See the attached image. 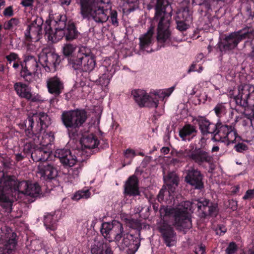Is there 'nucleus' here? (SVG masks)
Here are the masks:
<instances>
[{"instance_id": "412c9836", "label": "nucleus", "mask_w": 254, "mask_h": 254, "mask_svg": "<svg viewBox=\"0 0 254 254\" xmlns=\"http://www.w3.org/2000/svg\"><path fill=\"white\" fill-rule=\"evenodd\" d=\"M13 88L16 94L21 98H24L30 102H37L41 100L38 94H32L31 88L25 83L17 82L14 83Z\"/></svg>"}, {"instance_id": "8fccbe9b", "label": "nucleus", "mask_w": 254, "mask_h": 254, "mask_svg": "<svg viewBox=\"0 0 254 254\" xmlns=\"http://www.w3.org/2000/svg\"><path fill=\"white\" fill-rule=\"evenodd\" d=\"M128 5L129 8L128 11L131 12L134 11L138 7V0H122Z\"/></svg>"}, {"instance_id": "f03ea898", "label": "nucleus", "mask_w": 254, "mask_h": 254, "mask_svg": "<svg viewBox=\"0 0 254 254\" xmlns=\"http://www.w3.org/2000/svg\"><path fill=\"white\" fill-rule=\"evenodd\" d=\"M194 205L197 207L201 218L216 217L219 212L218 205L207 200L197 201L196 204L192 203L190 201H182L176 207L161 206L159 211L161 216H172L173 225L176 228L190 229L192 224L189 210H190Z\"/></svg>"}, {"instance_id": "dca6fc26", "label": "nucleus", "mask_w": 254, "mask_h": 254, "mask_svg": "<svg viewBox=\"0 0 254 254\" xmlns=\"http://www.w3.org/2000/svg\"><path fill=\"white\" fill-rule=\"evenodd\" d=\"M238 118H239L237 117L235 121L230 125V127L232 128L234 133V134L233 133L232 134V136L226 137V141L225 140L224 141V140H223L221 142H223L227 145H229L231 143H235L233 149L237 152L244 153L245 151H246L249 149V147L244 142V140L242 139L241 136L238 134L237 130L235 127L236 124L238 121Z\"/></svg>"}, {"instance_id": "0eeeda50", "label": "nucleus", "mask_w": 254, "mask_h": 254, "mask_svg": "<svg viewBox=\"0 0 254 254\" xmlns=\"http://www.w3.org/2000/svg\"><path fill=\"white\" fill-rule=\"evenodd\" d=\"M88 118L87 112L84 109L64 111L61 117L63 125L70 138H75L79 134V128L83 127Z\"/></svg>"}, {"instance_id": "603ef678", "label": "nucleus", "mask_w": 254, "mask_h": 254, "mask_svg": "<svg viewBox=\"0 0 254 254\" xmlns=\"http://www.w3.org/2000/svg\"><path fill=\"white\" fill-rule=\"evenodd\" d=\"M252 118L248 114H245L242 120V124L244 127H251L253 125Z\"/></svg>"}, {"instance_id": "864d4df0", "label": "nucleus", "mask_w": 254, "mask_h": 254, "mask_svg": "<svg viewBox=\"0 0 254 254\" xmlns=\"http://www.w3.org/2000/svg\"><path fill=\"white\" fill-rule=\"evenodd\" d=\"M55 34L56 38V42L62 39L63 37L65 39V30L63 29H56Z\"/></svg>"}, {"instance_id": "4468645a", "label": "nucleus", "mask_w": 254, "mask_h": 254, "mask_svg": "<svg viewBox=\"0 0 254 254\" xmlns=\"http://www.w3.org/2000/svg\"><path fill=\"white\" fill-rule=\"evenodd\" d=\"M43 22L42 18L39 16L34 17L30 21L24 32L25 39L27 42H37L42 38Z\"/></svg>"}, {"instance_id": "423d86ee", "label": "nucleus", "mask_w": 254, "mask_h": 254, "mask_svg": "<svg viewBox=\"0 0 254 254\" xmlns=\"http://www.w3.org/2000/svg\"><path fill=\"white\" fill-rule=\"evenodd\" d=\"M199 129L203 136L201 140L204 139L205 136L211 134L212 140L214 141L221 142L226 140V137H232L234 133L230 125L222 122L218 119L216 123L211 122L205 117L198 116L196 119Z\"/></svg>"}, {"instance_id": "9b49d317", "label": "nucleus", "mask_w": 254, "mask_h": 254, "mask_svg": "<svg viewBox=\"0 0 254 254\" xmlns=\"http://www.w3.org/2000/svg\"><path fill=\"white\" fill-rule=\"evenodd\" d=\"M131 96L140 108H157L158 107L159 96L156 93L148 94L145 90L133 89L131 91Z\"/></svg>"}, {"instance_id": "c9c22d12", "label": "nucleus", "mask_w": 254, "mask_h": 254, "mask_svg": "<svg viewBox=\"0 0 254 254\" xmlns=\"http://www.w3.org/2000/svg\"><path fill=\"white\" fill-rule=\"evenodd\" d=\"M30 183L26 181L18 182L17 180L13 192L18 191L19 193L27 194Z\"/></svg>"}, {"instance_id": "37998d69", "label": "nucleus", "mask_w": 254, "mask_h": 254, "mask_svg": "<svg viewBox=\"0 0 254 254\" xmlns=\"http://www.w3.org/2000/svg\"><path fill=\"white\" fill-rule=\"evenodd\" d=\"M35 142H26L23 146V152L25 155V156H30L31 157V154L33 153L35 149L36 148L35 145Z\"/></svg>"}, {"instance_id": "7ed1b4c3", "label": "nucleus", "mask_w": 254, "mask_h": 254, "mask_svg": "<svg viewBox=\"0 0 254 254\" xmlns=\"http://www.w3.org/2000/svg\"><path fill=\"white\" fill-rule=\"evenodd\" d=\"M50 124V119L44 112L37 113L20 124L21 129L25 130L26 136L33 142L39 143L43 147H49L54 143V132H46V129Z\"/></svg>"}, {"instance_id": "a19ab883", "label": "nucleus", "mask_w": 254, "mask_h": 254, "mask_svg": "<svg viewBox=\"0 0 254 254\" xmlns=\"http://www.w3.org/2000/svg\"><path fill=\"white\" fill-rule=\"evenodd\" d=\"M66 20V16L65 15H59L58 16L57 20L54 21L56 29L64 30L66 29L67 26Z\"/></svg>"}, {"instance_id": "3c124183", "label": "nucleus", "mask_w": 254, "mask_h": 254, "mask_svg": "<svg viewBox=\"0 0 254 254\" xmlns=\"http://www.w3.org/2000/svg\"><path fill=\"white\" fill-rule=\"evenodd\" d=\"M238 247L235 242H231L226 249L227 254H234L237 251Z\"/></svg>"}, {"instance_id": "a878e982", "label": "nucleus", "mask_w": 254, "mask_h": 254, "mask_svg": "<svg viewBox=\"0 0 254 254\" xmlns=\"http://www.w3.org/2000/svg\"><path fill=\"white\" fill-rule=\"evenodd\" d=\"M114 65H112V68L109 70L107 67L102 66L99 68L101 71H103L105 72L102 74L101 75H98V78L96 79V81H98L100 84L102 86H107L110 83V79L114 74L116 68V66L114 67Z\"/></svg>"}, {"instance_id": "09e8293b", "label": "nucleus", "mask_w": 254, "mask_h": 254, "mask_svg": "<svg viewBox=\"0 0 254 254\" xmlns=\"http://www.w3.org/2000/svg\"><path fill=\"white\" fill-rule=\"evenodd\" d=\"M190 22L176 19L177 28L180 31H186L189 28Z\"/></svg>"}, {"instance_id": "58836bf2", "label": "nucleus", "mask_w": 254, "mask_h": 254, "mask_svg": "<svg viewBox=\"0 0 254 254\" xmlns=\"http://www.w3.org/2000/svg\"><path fill=\"white\" fill-rule=\"evenodd\" d=\"M76 49V46L71 44H65L62 48L63 55L67 59L71 57L74 56L73 53Z\"/></svg>"}, {"instance_id": "1a4fd4ad", "label": "nucleus", "mask_w": 254, "mask_h": 254, "mask_svg": "<svg viewBox=\"0 0 254 254\" xmlns=\"http://www.w3.org/2000/svg\"><path fill=\"white\" fill-rule=\"evenodd\" d=\"M55 156L60 159V162L64 167H72L69 171V174L71 172L73 177L74 178L78 176L79 173L83 167V161H78L76 157L72 154L71 151L68 149H57Z\"/></svg>"}, {"instance_id": "4be33fe9", "label": "nucleus", "mask_w": 254, "mask_h": 254, "mask_svg": "<svg viewBox=\"0 0 254 254\" xmlns=\"http://www.w3.org/2000/svg\"><path fill=\"white\" fill-rule=\"evenodd\" d=\"M38 173L41 178L47 182L56 181L58 176V170L53 165L47 163H43L38 167Z\"/></svg>"}, {"instance_id": "b1692460", "label": "nucleus", "mask_w": 254, "mask_h": 254, "mask_svg": "<svg viewBox=\"0 0 254 254\" xmlns=\"http://www.w3.org/2000/svg\"><path fill=\"white\" fill-rule=\"evenodd\" d=\"M81 143L85 148L90 149V153L92 154H96L100 150V147H98L99 145V140L93 133L83 137L81 140Z\"/></svg>"}, {"instance_id": "6ab92c4d", "label": "nucleus", "mask_w": 254, "mask_h": 254, "mask_svg": "<svg viewBox=\"0 0 254 254\" xmlns=\"http://www.w3.org/2000/svg\"><path fill=\"white\" fill-rule=\"evenodd\" d=\"M139 235V234L138 235L129 233L124 234L120 245V249L126 251L127 254H134L140 245Z\"/></svg>"}, {"instance_id": "bf43d9fd", "label": "nucleus", "mask_w": 254, "mask_h": 254, "mask_svg": "<svg viewBox=\"0 0 254 254\" xmlns=\"http://www.w3.org/2000/svg\"><path fill=\"white\" fill-rule=\"evenodd\" d=\"M124 155L126 158L133 157L135 156V153L134 150L128 148L124 151Z\"/></svg>"}, {"instance_id": "473e14b6", "label": "nucleus", "mask_w": 254, "mask_h": 254, "mask_svg": "<svg viewBox=\"0 0 254 254\" xmlns=\"http://www.w3.org/2000/svg\"><path fill=\"white\" fill-rule=\"evenodd\" d=\"M57 217L54 214L48 213L45 215L44 224L47 229L54 231L57 229Z\"/></svg>"}, {"instance_id": "7c9ffc66", "label": "nucleus", "mask_w": 254, "mask_h": 254, "mask_svg": "<svg viewBox=\"0 0 254 254\" xmlns=\"http://www.w3.org/2000/svg\"><path fill=\"white\" fill-rule=\"evenodd\" d=\"M65 30V40L71 42L78 38L80 32L78 31L75 24L72 21H69Z\"/></svg>"}, {"instance_id": "4c0bfd02", "label": "nucleus", "mask_w": 254, "mask_h": 254, "mask_svg": "<svg viewBox=\"0 0 254 254\" xmlns=\"http://www.w3.org/2000/svg\"><path fill=\"white\" fill-rule=\"evenodd\" d=\"M19 23L20 21L18 18H11L10 20L4 23L3 27L6 30L14 31L17 29V26Z\"/></svg>"}, {"instance_id": "393cba45", "label": "nucleus", "mask_w": 254, "mask_h": 254, "mask_svg": "<svg viewBox=\"0 0 254 254\" xmlns=\"http://www.w3.org/2000/svg\"><path fill=\"white\" fill-rule=\"evenodd\" d=\"M125 193L128 196H137L140 194L138 180L136 176L129 177L125 186Z\"/></svg>"}, {"instance_id": "c85d7f7f", "label": "nucleus", "mask_w": 254, "mask_h": 254, "mask_svg": "<svg viewBox=\"0 0 254 254\" xmlns=\"http://www.w3.org/2000/svg\"><path fill=\"white\" fill-rule=\"evenodd\" d=\"M163 179L168 189L171 191L175 192L179 182V178L177 174L174 172H170L163 177Z\"/></svg>"}, {"instance_id": "69168bd1", "label": "nucleus", "mask_w": 254, "mask_h": 254, "mask_svg": "<svg viewBox=\"0 0 254 254\" xmlns=\"http://www.w3.org/2000/svg\"><path fill=\"white\" fill-rule=\"evenodd\" d=\"M229 204L230 205L231 208L233 210V211L237 210L238 207L237 201L232 199L229 201Z\"/></svg>"}, {"instance_id": "f3484780", "label": "nucleus", "mask_w": 254, "mask_h": 254, "mask_svg": "<svg viewBox=\"0 0 254 254\" xmlns=\"http://www.w3.org/2000/svg\"><path fill=\"white\" fill-rule=\"evenodd\" d=\"M163 243L168 247L174 246L176 243V233L174 228L168 223L163 221L157 227Z\"/></svg>"}, {"instance_id": "bb28decb", "label": "nucleus", "mask_w": 254, "mask_h": 254, "mask_svg": "<svg viewBox=\"0 0 254 254\" xmlns=\"http://www.w3.org/2000/svg\"><path fill=\"white\" fill-rule=\"evenodd\" d=\"M197 130L194 126L187 124L179 131V136L184 141H190L196 134Z\"/></svg>"}, {"instance_id": "c756f323", "label": "nucleus", "mask_w": 254, "mask_h": 254, "mask_svg": "<svg viewBox=\"0 0 254 254\" xmlns=\"http://www.w3.org/2000/svg\"><path fill=\"white\" fill-rule=\"evenodd\" d=\"M81 72H90L93 70L96 65V61L92 55L83 53Z\"/></svg>"}, {"instance_id": "79ce46f5", "label": "nucleus", "mask_w": 254, "mask_h": 254, "mask_svg": "<svg viewBox=\"0 0 254 254\" xmlns=\"http://www.w3.org/2000/svg\"><path fill=\"white\" fill-rule=\"evenodd\" d=\"M109 19L108 20L111 23V24L115 27H117L119 26L120 20L118 17V12L116 10L111 9L110 11V14L108 15Z\"/></svg>"}, {"instance_id": "a18cd8bd", "label": "nucleus", "mask_w": 254, "mask_h": 254, "mask_svg": "<svg viewBox=\"0 0 254 254\" xmlns=\"http://www.w3.org/2000/svg\"><path fill=\"white\" fill-rule=\"evenodd\" d=\"M177 17L180 20L182 21L187 22H191L192 21L191 15L189 10L186 8L177 13Z\"/></svg>"}, {"instance_id": "338daca9", "label": "nucleus", "mask_w": 254, "mask_h": 254, "mask_svg": "<svg viewBox=\"0 0 254 254\" xmlns=\"http://www.w3.org/2000/svg\"><path fill=\"white\" fill-rule=\"evenodd\" d=\"M61 5L68 6L70 4L71 0H60Z\"/></svg>"}, {"instance_id": "aec40b11", "label": "nucleus", "mask_w": 254, "mask_h": 254, "mask_svg": "<svg viewBox=\"0 0 254 254\" xmlns=\"http://www.w3.org/2000/svg\"><path fill=\"white\" fill-rule=\"evenodd\" d=\"M236 102L241 106L246 107L254 102V86L244 84L239 87V94L235 97Z\"/></svg>"}, {"instance_id": "2f4dec72", "label": "nucleus", "mask_w": 254, "mask_h": 254, "mask_svg": "<svg viewBox=\"0 0 254 254\" xmlns=\"http://www.w3.org/2000/svg\"><path fill=\"white\" fill-rule=\"evenodd\" d=\"M83 53L79 52L76 56L74 55L68 59V64L73 69L81 72Z\"/></svg>"}, {"instance_id": "e433bc0d", "label": "nucleus", "mask_w": 254, "mask_h": 254, "mask_svg": "<svg viewBox=\"0 0 254 254\" xmlns=\"http://www.w3.org/2000/svg\"><path fill=\"white\" fill-rule=\"evenodd\" d=\"M41 193V188L37 183H30L28 189H27V195L32 197H37Z\"/></svg>"}, {"instance_id": "5fc2aeb1", "label": "nucleus", "mask_w": 254, "mask_h": 254, "mask_svg": "<svg viewBox=\"0 0 254 254\" xmlns=\"http://www.w3.org/2000/svg\"><path fill=\"white\" fill-rule=\"evenodd\" d=\"M254 198V190L250 189L247 190L243 197L244 200H252Z\"/></svg>"}, {"instance_id": "6e6552de", "label": "nucleus", "mask_w": 254, "mask_h": 254, "mask_svg": "<svg viewBox=\"0 0 254 254\" xmlns=\"http://www.w3.org/2000/svg\"><path fill=\"white\" fill-rule=\"evenodd\" d=\"M78 14L82 19L89 20L91 18L98 23H103L108 19V9L96 5L95 0H77Z\"/></svg>"}, {"instance_id": "680f3d73", "label": "nucleus", "mask_w": 254, "mask_h": 254, "mask_svg": "<svg viewBox=\"0 0 254 254\" xmlns=\"http://www.w3.org/2000/svg\"><path fill=\"white\" fill-rule=\"evenodd\" d=\"M34 0H22L20 4L25 7H31L33 5Z\"/></svg>"}, {"instance_id": "052dcab7", "label": "nucleus", "mask_w": 254, "mask_h": 254, "mask_svg": "<svg viewBox=\"0 0 254 254\" xmlns=\"http://www.w3.org/2000/svg\"><path fill=\"white\" fill-rule=\"evenodd\" d=\"M22 65H24V63H23V61H21L20 59L19 61L13 63L12 67L14 68V69L17 70L20 66L21 69L20 72H21L22 70Z\"/></svg>"}, {"instance_id": "49530a36", "label": "nucleus", "mask_w": 254, "mask_h": 254, "mask_svg": "<svg viewBox=\"0 0 254 254\" xmlns=\"http://www.w3.org/2000/svg\"><path fill=\"white\" fill-rule=\"evenodd\" d=\"M174 192L171 191L168 188H166L164 186H163L162 189L160 190L158 195H157V200L159 202H161V201L165 200V197H167L169 196L171 193H173ZM167 199V197L165 198Z\"/></svg>"}, {"instance_id": "a211bd4d", "label": "nucleus", "mask_w": 254, "mask_h": 254, "mask_svg": "<svg viewBox=\"0 0 254 254\" xmlns=\"http://www.w3.org/2000/svg\"><path fill=\"white\" fill-rule=\"evenodd\" d=\"M15 232L7 231L0 239V254H13L17 244Z\"/></svg>"}, {"instance_id": "774afa93", "label": "nucleus", "mask_w": 254, "mask_h": 254, "mask_svg": "<svg viewBox=\"0 0 254 254\" xmlns=\"http://www.w3.org/2000/svg\"><path fill=\"white\" fill-rule=\"evenodd\" d=\"M196 67V64L195 63H193L190 66V68L188 70V73H190L192 71H197V69Z\"/></svg>"}, {"instance_id": "c03bdc74", "label": "nucleus", "mask_w": 254, "mask_h": 254, "mask_svg": "<svg viewBox=\"0 0 254 254\" xmlns=\"http://www.w3.org/2000/svg\"><path fill=\"white\" fill-rule=\"evenodd\" d=\"M213 111L216 116L220 119V118L226 113V108L223 103L217 104L214 107Z\"/></svg>"}, {"instance_id": "20e7f679", "label": "nucleus", "mask_w": 254, "mask_h": 254, "mask_svg": "<svg viewBox=\"0 0 254 254\" xmlns=\"http://www.w3.org/2000/svg\"><path fill=\"white\" fill-rule=\"evenodd\" d=\"M101 233L106 239L96 242L92 246V254H113L110 242L113 238L116 242L119 243L125 234L123 224L119 221L114 220L112 222H104L102 224Z\"/></svg>"}, {"instance_id": "4d7b16f0", "label": "nucleus", "mask_w": 254, "mask_h": 254, "mask_svg": "<svg viewBox=\"0 0 254 254\" xmlns=\"http://www.w3.org/2000/svg\"><path fill=\"white\" fill-rule=\"evenodd\" d=\"M227 231V228L223 225H219L216 229V234L220 236L224 235Z\"/></svg>"}, {"instance_id": "e2e57ef3", "label": "nucleus", "mask_w": 254, "mask_h": 254, "mask_svg": "<svg viewBox=\"0 0 254 254\" xmlns=\"http://www.w3.org/2000/svg\"><path fill=\"white\" fill-rule=\"evenodd\" d=\"M205 247L202 245L198 246L197 248L195 249V254H204L205 253Z\"/></svg>"}, {"instance_id": "cd10ccee", "label": "nucleus", "mask_w": 254, "mask_h": 254, "mask_svg": "<svg viewBox=\"0 0 254 254\" xmlns=\"http://www.w3.org/2000/svg\"><path fill=\"white\" fill-rule=\"evenodd\" d=\"M51 151L47 148L36 147L31 154V159L34 162H45L50 156Z\"/></svg>"}, {"instance_id": "13d9d810", "label": "nucleus", "mask_w": 254, "mask_h": 254, "mask_svg": "<svg viewBox=\"0 0 254 254\" xmlns=\"http://www.w3.org/2000/svg\"><path fill=\"white\" fill-rule=\"evenodd\" d=\"M247 10L249 15V17L253 19L254 17V0H253L252 4H251L250 6H247Z\"/></svg>"}, {"instance_id": "0e129e2a", "label": "nucleus", "mask_w": 254, "mask_h": 254, "mask_svg": "<svg viewBox=\"0 0 254 254\" xmlns=\"http://www.w3.org/2000/svg\"><path fill=\"white\" fill-rule=\"evenodd\" d=\"M15 159L17 162H19L24 159V158L26 157L27 156H25V155L22 153H17L15 154Z\"/></svg>"}, {"instance_id": "f257e3e1", "label": "nucleus", "mask_w": 254, "mask_h": 254, "mask_svg": "<svg viewBox=\"0 0 254 254\" xmlns=\"http://www.w3.org/2000/svg\"><path fill=\"white\" fill-rule=\"evenodd\" d=\"M172 0H155L154 16L147 32L139 38L140 49L145 50L152 42L155 25H157L156 40L160 47L175 46L176 38L172 34L170 25L172 15Z\"/></svg>"}, {"instance_id": "de8ad7c7", "label": "nucleus", "mask_w": 254, "mask_h": 254, "mask_svg": "<svg viewBox=\"0 0 254 254\" xmlns=\"http://www.w3.org/2000/svg\"><path fill=\"white\" fill-rule=\"evenodd\" d=\"M5 59L7 60V64H11L12 62H15L19 61L21 59L20 58L18 54L14 52H10L9 54L5 56Z\"/></svg>"}, {"instance_id": "ea45409f", "label": "nucleus", "mask_w": 254, "mask_h": 254, "mask_svg": "<svg viewBox=\"0 0 254 254\" xmlns=\"http://www.w3.org/2000/svg\"><path fill=\"white\" fill-rule=\"evenodd\" d=\"M91 191L88 189H83L77 191L73 196L72 199L78 200L81 198L88 199L91 196Z\"/></svg>"}, {"instance_id": "5701e85b", "label": "nucleus", "mask_w": 254, "mask_h": 254, "mask_svg": "<svg viewBox=\"0 0 254 254\" xmlns=\"http://www.w3.org/2000/svg\"><path fill=\"white\" fill-rule=\"evenodd\" d=\"M47 87L49 93L57 97L63 92L64 85L63 82L60 78L54 76L47 80Z\"/></svg>"}, {"instance_id": "f8f14e48", "label": "nucleus", "mask_w": 254, "mask_h": 254, "mask_svg": "<svg viewBox=\"0 0 254 254\" xmlns=\"http://www.w3.org/2000/svg\"><path fill=\"white\" fill-rule=\"evenodd\" d=\"M38 62L46 71L54 72L61 62V58L50 49L44 48L38 55Z\"/></svg>"}, {"instance_id": "9d476101", "label": "nucleus", "mask_w": 254, "mask_h": 254, "mask_svg": "<svg viewBox=\"0 0 254 254\" xmlns=\"http://www.w3.org/2000/svg\"><path fill=\"white\" fill-rule=\"evenodd\" d=\"M180 153L187 160L199 166H203L206 163L209 164L212 160V157L209 152L204 148L194 147L193 145H190L189 148L182 151Z\"/></svg>"}, {"instance_id": "ddd939ff", "label": "nucleus", "mask_w": 254, "mask_h": 254, "mask_svg": "<svg viewBox=\"0 0 254 254\" xmlns=\"http://www.w3.org/2000/svg\"><path fill=\"white\" fill-rule=\"evenodd\" d=\"M24 65L19 75L25 82L31 83L33 81L35 75L40 68L38 60L33 56L25 55L23 60Z\"/></svg>"}, {"instance_id": "72a5a7b5", "label": "nucleus", "mask_w": 254, "mask_h": 254, "mask_svg": "<svg viewBox=\"0 0 254 254\" xmlns=\"http://www.w3.org/2000/svg\"><path fill=\"white\" fill-rule=\"evenodd\" d=\"M224 0H192L193 5H198L202 6L204 10L201 11H208L211 8V6L215 3L218 4L219 1H223Z\"/></svg>"}, {"instance_id": "6e6d98bb", "label": "nucleus", "mask_w": 254, "mask_h": 254, "mask_svg": "<svg viewBox=\"0 0 254 254\" xmlns=\"http://www.w3.org/2000/svg\"><path fill=\"white\" fill-rule=\"evenodd\" d=\"M3 14L5 17H11L14 15L13 7L9 6L6 7L3 11Z\"/></svg>"}, {"instance_id": "2eb2a0df", "label": "nucleus", "mask_w": 254, "mask_h": 254, "mask_svg": "<svg viewBox=\"0 0 254 254\" xmlns=\"http://www.w3.org/2000/svg\"><path fill=\"white\" fill-rule=\"evenodd\" d=\"M185 173V181L193 189L201 191L204 189V176L198 169L190 167Z\"/></svg>"}, {"instance_id": "39448f33", "label": "nucleus", "mask_w": 254, "mask_h": 254, "mask_svg": "<svg viewBox=\"0 0 254 254\" xmlns=\"http://www.w3.org/2000/svg\"><path fill=\"white\" fill-rule=\"evenodd\" d=\"M247 38L253 39L251 43L254 50V29L248 26L224 35L220 38L214 48L222 56L233 51L241 41Z\"/></svg>"}, {"instance_id": "f704fd0d", "label": "nucleus", "mask_w": 254, "mask_h": 254, "mask_svg": "<svg viewBox=\"0 0 254 254\" xmlns=\"http://www.w3.org/2000/svg\"><path fill=\"white\" fill-rule=\"evenodd\" d=\"M55 28L53 29L51 26V21L47 20L46 25L44 27L45 35L47 37L49 41L52 42H56V38L55 34Z\"/></svg>"}]
</instances>
